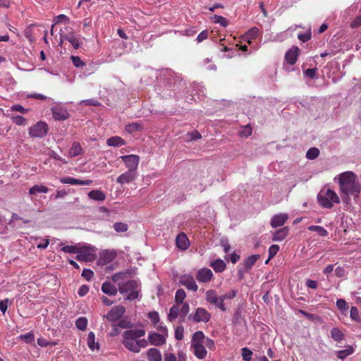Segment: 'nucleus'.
<instances>
[{
    "instance_id": "nucleus-43",
    "label": "nucleus",
    "mask_w": 361,
    "mask_h": 361,
    "mask_svg": "<svg viewBox=\"0 0 361 361\" xmlns=\"http://www.w3.org/2000/svg\"><path fill=\"white\" fill-rule=\"evenodd\" d=\"M11 121L18 126H26L27 124V120L22 116H12Z\"/></svg>"
},
{
    "instance_id": "nucleus-59",
    "label": "nucleus",
    "mask_w": 361,
    "mask_h": 361,
    "mask_svg": "<svg viewBox=\"0 0 361 361\" xmlns=\"http://www.w3.org/2000/svg\"><path fill=\"white\" fill-rule=\"evenodd\" d=\"M37 344L41 347H47L49 345H55L56 343L49 342L47 339L41 337L37 338Z\"/></svg>"
},
{
    "instance_id": "nucleus-24",
    "label": "nucleus",
    "mask_w": 361,
    "mask_h": 361,
    "mask_svg": "<svg viewBox=\"0 0 361 361\" xmlns=\"http://www.w3.org/2000/svg\"><path fill=\"white\" fill-rule=\"evenodd\" d=\"M205 339L204 334L202 331H198L193 334L191 339V346L203 344Z\"/></svg>"
},
{
    "instance_id": "nucleus-10",
    "label": "nucleus",
    "mask_w": 361,
    "mask_h": 361,
    "mask_svg": "<svg viewBox=\"0 0 361 361\" xmlns=\"http://www.w3.org/2000/svg\"><path fill=\"white\" fill-rule=\"evenodd\" d=\"M121 159L124 161L128 171L137 172V169L140 162V157L136 154L123 155Z\"/></svg>"
},
{
    "instance_id": "nucleus-27",
    "label": "nucleus",
    "mask_w": 361,
    "mask_h": 361,
    "mask_svg": "<svg viewBox=\"0 0 361 361\" xmlns=\"http://www.w3.org/2000/svg\"><path fill=\"white\" fill-rule=\"evenodd\" d=\"M106 144L111 147H119L124 145L126 142L119 136H113L106 140Z\"/></svg>"
},
{
    "instance_id": "nucleus-64",
    "label": "nucleus",
    "mask_w": 361,
    "mask_h": 361,
    "mask_svg": "<svg viewBox=\"0 0 361 361\" xmlns=\"http://www.w3.org/2000/svg\"><path fill=\"white\" fill-rule=\"evenodd\" d=\"M164 361H177V358L173 353H167L164 355Z\"/></svg>"
},
{
    "instance_id": "nucleus-49",
    "label": "nucleus",
    "mask_w": 361,
    "mask_h": 361,
    "mask_svg": "<svg viewBox=\"0 0 361 361\" xmlns=\"http://www.w3.org/2000/svg\"><path fill=\"white\" fill-rule=\"evenodd\" d=\"M252 352L247 347L242 348V357L245 361H251Z\"/></svg>"
},
{
    "instance_id": "nucleus-58",
    "label": "nucleus",
    "mask_w": 361,
    "mask_h": 361,
    "mask_svg": "<svg viewBox=\"0 0 361 361\" xmlns=\"http://www.w3.org/2000/svg\"><path fill=\"white\" fill-rule=\"evenodd\" d=\"M82 276L87 281H90L94 276V272L90 269H85L82 272Z\"/></svg>"
},
{
    "instance_id": "nucleus-20",
    "label": "nucleus",
    "mask_w": 361,
    "mask_h": 361,
    "mask_svg": "<svg viewBox=\"0 0 361 361\" xmlns=\"http://www.w3.org/2000/svg\"><path fill=\"white\" fill-rule=\"evenodd\" d=\"M146 356L149 361H162L160 350L154 348L148 349L146 352Z\"/></svg>"
},
{
    "instance_id": "nucleus-29",
    "label": "nucleus",
    "mask_w": 361,
    "mask_h": 361,
    "mask_svg": "<svg viewBox=\"0 0 361 361\" xmlns=\"http://www.w3.org/2000/svg\"><path fill=\"white\" fill-rule=\"evenodd\" d=\"M259 29L257 27L251 28L245 35L244 39L247 41L249 44L252 42V40L257 38L259 35Z\"/></svg>"
},
{
    "instance_id": "nucleus-53",
    "label": "nucleus",
    "mask_w": 361,
    "mask_h": 361,
    "mask_svg": "<svg viewBox=\"0 0 361 361\" xmlns=\"http://www.w3.org/2000/svg\"><path fill=\"white\" fill-rule=\"evenodd\" d=\"M336 306L341 311H345L348 309V305L344 299H338Z\"/></svg>"
},
{
    "instance_id": "nucleus-42",
    "label": "nucleus",
    "mask_w": 361,
    "mask_h": 361,
    "mask_svg": "<svg viewBox=\"0 0 361 361\" xmlns=\"http://www.w3.org/2000/svg\"><path fill=\"white\" fill-rule=\"evenodd\" d=\"M319 155V150L317 147L310 148L306 153V157L310 160L316 159Z\"/></svg>"
},
{
    "instance_id": "nucleus-37",
    "label": "nucleus",
    "mask_w": 361,
    "mask_h": 361,
    "mask_svg": "<svg viewBox=\"0 0 361 361\" xmlns=\"http://www.w3.org/2000/svg\"><path fill=\"white\" fill-rule=\"evenodd\" d=\"M238 290L236 289H231L230 291L220 295L221 303H224L225 300H232L236 297Z\"/></svg>"
},
{
    "instance_id": "nucleus-61",
    "label": "nucleus",
    "mask_w": 361,
    "mask_h": 361,
    "mask_svg": "<svg viewBox=\"0 0 361 361\" xmlns=\"http://www.w3.org/2000/svg\"><path fill=\"white\" fill-rule=\"evenodd\" d=\"M317 68H308L305 70L304 74L306 77L310 78H316Z\"/></svg>"
},
{
    "instance_id": "nucleus-34",
    "label": "nucleus",
    "mask_w": 361,
    "mask_h": 361,
    "mask_svg": "<svg viewBox=\"0 0 361 361\" xmlns=\"http://www.w3.org/2000/svg\"><path fill=\"white\" fill-rule=\"evenodd\" d=\"M259 258V255H253L248 257L244 262V265L246 269H250L255 264L257 259Z\"/></svg>"
},
{
    "instance_id": "nucleus-28",
    "label": "nucleus",
    "mask_w": 361,
    "mask_h": 361,
    "mask_svg": "<svg viewBox=\"0 0 361 361\" xmlns=\"http://www.w3.org/2000/svg\"><path fill=\"white\" fill-rule=\"evenodd\" d=\"M49 188L43 185H35L29 190V194L36 195L37 193H47Z\"/></svg>"
},
{
    "instance_id": "nucleus-36",
    "label": "nucleus",
    "mask_w": 361,
    "mask_h": 361,
    "mask_svg": "<svg viewBox=\"0 0 361 361\" xmlns=\"http://www.w3.org/2000/svg\"><path fill=\"white\" fill-rule=\"evenodd\" d=\"M142 128L140 123H132L126 126L125 130L129 133H133L141 130Z\"/></svg>"
},
{
    "instance_id": "nucleus-47",
    "label": "nucleus",
    "mask_w": 361,
    "mask_h": 361,
    "mask_svg": "<svg viewBox=\"0 0 361 361\" xmlns=\"http://www.w3.org/2000/svg\"><path fill=\"white\" fill-rule=\"evenodd\" d=\"M350 317L352 320L360 322V317L358 309L356 307H352L350 312Z\"/></svg>"
},
{
    "instance_id": "nucleus-15",
    "label": "nucleus",
    "mask_w": 361,
    "mask_h": 361,
    "mask_svg": "<svg viewBox=\"0 0 361 361\" xmlns=\"http://www.w3.org/2000/svg\"><path fill=\"white\" fill-rule=\"evenodd\" d=\"M137 176V172H133L132 171L128 170L116 178V182L121 185L128 184L135 180Z\"/></svg>"
},
{
    "instance_id": "nucleus-7",
    "label": "nucleus",
    "mask_w": 361,
    "mask_h": 361,
    "mask_svg": "<svg viewBox=\"0 0 361 361\" xmlns=\"http://www.w3.org/2000/svg\"><path fill=\"white\" fill-rule=\"evenodd\" d=\"M48 132V126L45 122L39 121L29 129V135L32 137H43Z\"/></svg>"
},
{
    "instance_id": "nucleus-39",
    "label": "nucleus",
    "mask_w": 361,
    "mask_h": 361,
    "mask_svg": "<svg viewBox=\"0 0 361 361\" xmlns=\"http://www.w3.org/2000/svg\"><path fill=\"white\" fill-rule=\"evenodd\" d=\"M331 338L336 341H339L343 340L344 335L338 328H333L331 331Z\"/></svg>"
},
{
    "instance_id": "nucleus-45",
    "label": "nucleus",
    "mask_w": 361,
    "mask_h": 361,
    "mask_svg": "<svg viewBox=\"0 0 361 361\" xmlns=\"http://www.w3.org/2000/svg\"><path fill=\"white\" fill-rule=\"evenodd\" d=\"M212 18L214 23H219L224 27L228 25L227 20L221 16L214 15Z\"/></svg>"
},
{
    "instance_id": "nucleus-16",
    "label": "nucleus",
    "mask_w": 361,
    "mask_h": 361,
    "mask_svg": "<svg viewBox=\"0 0 361 361\" xmlns=\"http://www.w3.org/2000/svg\"><path fill=\"white\" fill-rule=\"evenodd\" d=\"M60 182L63 184L69 185H90L92 183L91 180H80L73 177H64L60 179Z\"/></svg>"
},
{
    "instance_id": "nucleus-50",
    "label": "nucleus",
    "mask_w": 361,
    "mask_h": 361,
    "mask_svg": "<svg viewBox=\"0 0 361 361\" xmlns=\"http://www.w3.org/2000/svg\"><path fill=\"white\" fill-rule=\"evenodd\" d=\"M19 338L25 341L27 343H32L35 340V336L33 333L29 332L26 334L20 335Z\"/></svg>"
},
{
    "instance_id": "nucleus-4",
    "label": "nucleus",
    "mask_w": 361,
    "mask_h": 361,
    "mask_svg": "<svg viewBox=\"0 0 361 361\" xmlns=\"http://www.w3.org/2000/svg\"><path fill=\"white\" fill-rule=\"evenodd\" d=\"M317 200L322 207L327 209H330L334 204L340 202L336 192L331 189L321 190L317 195Z\"/></svg>"
},
{
    "instance_id": "nucleus-19",
    "label": "nucleus",
    "mask_w": 361,
    "mask_h": 361,
    "mask_svg": "<svg viewBox=\"0 0 361 361\" xmlns=\"http://www.w3.org/2000/svg\"><path fill=\"white\" fill-rule=\"evenodd\" d=\"M176 243L177 247L182 250H187L190 245L189 240L184 233H180L177 235Z\"/></svg>"
},
{
    "instance_id": "nucleus-38",
    "label": "nucleus",
    "mask_w": 361,
    "mask_h": 361,
    "mask_svg": "<svg viewBox=\"0 0 361 361\" xmlns=\"http://www.w3.org/2000/svg\"><path fill=\"white\" fill-rule=\"evenodd\" d=\"M80 244L75 245H65L61 248V250L65 253L78 254Z\"/></svg>"
},
{
    "instance_id": "nucleus-55",
    "label": "nucleus",
    "mask_w": 361,
    "mask_h": 361,
    "mask_svg": "<svg viewBox=\"0 0 361 361\" xmlns=\"http://www.w3.org/2000/svg\"><path fill=\"white\" fill-rule=\"evenodd\" d=\"M10 109L11 111H19L23 114H25L29 111V109H25L20 104H14V105L11 106Z\"/></svg>"
},
{
    "instance_id": "nucleus-41",
    "label": "nucleus",
    "mask_w": 361,
    "mask_h": 361,
    "mask_svg": "<svg viewBox=\"0 0 361 361\" xmlns=\"http://www.w3.org/2000/svg\"><path fill=\"white\" fill-rule=\"evenodd\" d=\"M87 325V319L85 317H81L75 322L76 327L81 331L86 329Z\"/></svg>"
},
{
    "instance_id": "nucleus-14",
    "label": "nucleus",
    "mask_w": 361,
    "mask_h": 361,
    "mask_svg": "<svg viewBox=\"0 0 361 361\" xmlns=\"http://www.w3.org/2000/svg\"><path fill=\"white\" fill-rule=\"evenodd\" d=\"M213 273L209 268L200 269L196 274V279L200 283H207L213 278Z\"/></svg>"
},
{
    "instance_id": "nucleus-3",
    "label": "nucleus",
    "mask_w": 361,
    "mask_h": 361,
    "mask_svg": "<svg viewBox=\"0 0 361 361\" xmlns=\"http://www.w3.org/2000/svg\"><path fill=\"white\" fill-rule=\"evenodd\" d=\"M127 276L126 273H116L112 276V280L118 283V290L121 294H128L126 300H134L138 298L140 291V286L136 280L123 281Z\"/></svg>"
},
{
    "instance_id": "nucleus-22",
    "label": "nucleus",
    "mask_w": 361,
    "mask_h": 361,
    "mask_svg": "<svg viewBox=\"0 0 361 361\" xmlns=\"http://www.w3.org/2000/svg\"><path fill=\"white\" fill-rule=\"evenodd\" d=\"M87 196L90 199L98 202H103L106 199V195L100 190H93L88 192Z\"/></svg>"
},
{
    "instance_id": "nucleus-52",
    "label": "nucleus",
    "mask_w": 361,
    "mask_h": 361,
    "mask_svg": "<svg viewBox=\"0 0 361 361\" xmlns=\"http://www.w3.org/2000/svg\"><path fill=\"white\" fill-rule=\"evenodd\" d=\"M148 317L154 325L159 322V315L157 312L154 311L149 312Z\"/></svg>"
},
{
    "instance_id": "nucleus-60",
    "label": "nucleus",
    "mask_w": 361,
    "mask_h": 361,
    "mask_svg": "<svg viewBox=\"0 0 361 361\" xmlns=\"http://www.w3.org/2000/svg\"><path fill=\"white\" fill-rule=\"evenodd\" d=\"M189 312V305L188 303L183 304L181 308L180 309V316L183 319L187 315Z\"/></svg>"
},
{
    "instance_id": "nucleus-6",
    "label": "nucleus",
    "mask_w": 361,
    "mask_h": 361,
    "mask_svg": "<svg viewBox=\"0 0 361 361\" xmlns=\"http://www.w3.org/2000/svg\"><path fill=\"white\" fill-rule=\"evenodd\" d=\"M205 300L207 302L214 305L223 312L226 311V307L224 303H221V299L214 290H208L205 293Z\"/></svg>"
},
{
    "instance_id": "nucleus-40",
    "label": "nucleus",
    "mask_w": 361,
    "mask_h": 361,
    "mask_svg": "<svg viewBox=\"0 0 361 361\" xmlns=\"http://www.w3.org/2000/svg\"><path fill=\"white\" fill-rule=\"evenodd\" d=\"M308 229L311 231H314L320 236H326L328 234L327 231L320 226H310Z\"/></svg>"
},
{
    "instance_id": "nucleus-31",
    "label": "nucleus",
    "mask_w": 361,
    "mask_h": 361,
    "mask_svg": "<svg viewBox=\"0 0 361 361\" xmlns=\"http://www.w3.org/2000/svg\"><path fill=\"white\" fill-rule=\"evenodd\" d=\"M87 345L92 350H99V344L95 342V335L93 332H90L87 336Z\"/></svg>"
},
{
    "instance_id": "nucleus-30",
    "label": "nucleus",
    "mask_w": 361,
    "mask_h": 361,
    "mask_svg": "<svg viewBox=\"0 0 361 361\" xmlns=\"http://www.w3.org/2000/svg\"><path fill=\"white\" fill-rule=\"evenodd\" d=\"M210 266L213 269L218 273L223 272L226 269V264L222 259H216L214 262L211 263Z\"/></svg>"
},
{
    "instance_id": "nucleus-44",
    "label": "nucleus",
    "mask_w": 361,
    "mask_h": 361,
    "mask_svg": "<svg viewBox=\"0 0 361 361\" xmlns=\"http://www.w3.org/2000/svg\"><path fill=\"white\" fill-rule=\"evenodd\" d=\"M186 297V294L184 290L178 289L177 290L175 295V300L176 303L183 304L184 299Z\"/></svg>"
},
{
    "instance_id": "nucleus-18",
    "label": "nucleus",
    "mask_w": 361,
    "mask_h": 361,
    "mask_svg": "<svg viewBox=\"0 0 361 361\" xmlns=\"http://www.w3.org/2000/svg\"><path fill=\"white\" fill-rule=\"evenodd\" d=\"M288 219V215L286 213H281L274 215L271 219V225L273 228L283 226Z\"/></svg>"
},
{
    "instance_id": "nucleus-25",
    "label": "nucleus",
    "mask_w": 361,
    "mask_h": 361,
    "mask_svg": "<svg viewBox=\"0 0 361 361\" xmlns=\"http://www.w3.org/2000/svg\"><path fill=\"white\" fill-rule=\"evenodd\" d=\"M288 229L286 227L280 228L274 232L273 234V240L281 241L288 235Z\"/></svg>"
},
{
    "instance_id": "nucleus-8",
    "label": "nucleus",
    "mask_w": 361,
    "mask_h": 361,
    "mask_svg": "<svg viewBox=\"0 0 361 361\" xmlns=\"http://www.w3.org/2000/svg\"><path fill=\"white\" fill-rule=\"evenodd\" d=\"M126 312L125 307L117 305L113 307L109 312L104 316L109 322H114L118 321Z\"/></svg>"
},
{
    "instance_id": "nucleus-48",
    "label": "nucleus",
    "mask_w": 361,
    "mask_h": 361,
    "mask_svg": "<svg viewBox=\"0 0 361 361\" xmlns=\"http://www.w3.org/2000/svg\"><path fill=\"white\" fill-rule=\"evenodd\" d=\"M92 4L91 0H80L78 4V7L82 8L87 13V10H89L91 5Z\"/></svg>"
},
{
    "instance_id": "nucleus-62",
    "label": "nucleus",
    "mask_w": 361,
    "mask_h": 361,
    "mask_svg": "<svg viewBox=\"0 0 361 361\" xmlns=\"http://www.w3.org/2000/svg\"><path fill=\"white\" fill-rule=\"evenodd\" d=\"M298 39L302 42H307L311 37V32H307L305 33L299 34L298 35Z\"/></svg>"
},
{
    "instance_id": "nucleus-5",
    "label": "nucleus",
    "mask_w": 361,
    "mask_h": 361,
    "mask_svg": "<svg viewBox=\"0 0 361 361\" xmlns=\"http://www.w3.org/2000/svg\"><path fill=\"white\" fill-rule=\"evenodd\" d=\"M96 258L95 249L92 246H82L80 245L76 256L78 261L92 262Z\"/></svg>"
},
{
    "instance_id": "nucleus-11",
    "label": "nucleus",
    "mask_w": 361,
    "mask_h": 361,
    "mask_svg": "<svg viewBox=\"0 0 361 361\" xmlns=\"http://www.w3.org/2000/svg\"><path fill=\"white\" fill-rule=\"evenodd\" d=\"M148 344L150 343L154 346H161L166 343V337L164 335L151 331L148 334Z\"/></svg>"
},
{
    "instance_id": "nucleus-57",
    "label": "nucleus",
    "mask_w": 361,
    "mask_h": 361,
    "mask_svg": "<svg viewBox=\"0 0 361 361\" xmlns=\"http://www.w3.org/2000/svg\"><path fill=\"white\" fill-rule=\"evenodd\" d=\"M80 104L93 106H99L101 105V104L97 100L94 99L82 100L81 101Z\"/></svg>"
},
{
    "instance_id": "nucleus-26",
    "label": "nucleus",
    "mask_w": 361,
    "mask_h": 361,
    "mask_svg": "<svg viewBox=\"0 0 361 361\" xmlns=\"http://www.w3.org/2000/svg\"><path fill=\"white\" fill-rule=\"evenodd\" d=\"M63 38L68 41L75 49H78L81 44V38L75 37L73 34L65 35Z\"/></svg>"
},
{
    "instance_id": "nucleus-54",
    "label": "nucleus",
    "mask_w": 361,
    "mask_h": 361,
    "mask_svg": "<svg viewBox=\"0 0 361 361\" xmlns=\"http://www.w3.org/2000/svg\"><path fill=\"white\" fill-rule=\"evenodd\" d=\"M279 246L278 245H272L269 248V258H273L279 252Z\"/></svg>"
},
{
    "instance_id": "nucleus-17",
    "label": "nucleus",
    "mask_w": 361,
    "mask_h": 361,
    "mask_svg": "<svg viewBox=\"0 0 361 361\" xmlns=\"http://www.w3.org/2000/svg\"><path fill=\"white\" fill-rule=\"evenodd\" d=\"M300 53V49L298 47H292L286 54L285 59L290 65L295 63Z\"/></svg>"
},
{
    "instance_id": "nucleus-2",
    "label": "nucleus",
    "mask_w": 361,
    "mask_h": 361,
    "mask_svg": "<svg viewBox=\"0 0 361 361\" xmlns=\"http://www.w3.org/2000/svg\"><path fill=\"white\" fill-rule=\"evenodd\" d=\"M145 334L146 331L143 327L126 330L122 334V344L129 351L139 353L142 348L148 346L147 339L141 338Z\"/></svg>"
},
{
    "instance_id": "nucleus-1",
    "label": "nucleus",
    "mask_w": 361,
    "mask_h": 361,
    "mask_svg": "<svg viewBox=\"0 0 361 361\" xmlns=\"http://www.w3.org/2000/svg\"><path fill=\"white\" fill-rule=\"evenodd\" d=\"M334 181L339 185L340 193L343 200H348L350 195L355 198L359 197L361 184L354 172L350 171L343 172L334 178Z\"/></svg>"
},
{
    "instance_id": "nucleus-56",
    "label": "nucleus",
    "mask_w": 361,
    "mask_h": 361,
    "mask_svg": "<svg viewBox=\"0 0 361 361\" xmlns=\"http://www.w3.org/2000/svg\"><path fill=\"white\" fill-rule=\"evenodd\" d=\"M71 59L73 62V64L75 67L80 68V67H82L83 66H85V63L80 59V58L79 56H72Z\"/></svg>"
},
{
    "instance_id": "nucleus-21",
    "label": "nucleus",
    "mask_w": 361,
    "mask_h": 361,
    "mask_svg": "<svg viewBox=\"0 0 361 361\" xmlns=\"http://www.w3.org/2000/svg\"><path fill=\"white\" fill-rule=\"evenodd\" d=\"M191 348L193 349V353L197 358L202 360L206 357L207 351L203 344L192 345Z\"/></svg>"
},
{
    "instance_id": "nucleus-9",
    "label": "nucleus",
    "mask_w": 361,
    "mask_h": 361,
    "mask_svg": "<svg viewBox=\"0 0 361 361\" xmlns=\"http://www.w3.org/2000/svg\"><path fill=\"white\" fill-rule=\"evenodd\" d=\"M189 319H192L195 322H203L207 323L211 318L210 313L203 307H198L196 309L195 312L188 317Z\"/></svg>"
},
{
    "instance_id": "nucleus-51",
    "label": "nucleus",
    "mask_w": 361,
    "mask_h": 361,
    "mask_svg": "<svg viewBox=\"0 0 361 361\" xmlns=\"http://www.w3.org/2000/svg\"><path fill=\"white\" fill-rule=\"evenodd\" d=\"M184 328L183 326H178L175 329V338L178 341L183 338Z\"/></svg>"
},
{
    "instance_id": "nucleus-33",
    "label": "nucleus",
    "mask_w": 361,
    "mask_h": 361,
    "mask_svg": "<svg viewBox=\"0 0 361 361\" xmlns=\"http://www.w3.org/2000/svg\"><path fill=\"white\" fill-rule=\"evenodd\" d=\"M82 152L81 145L78 142H73L70 150L69 155L71 157H76L80 154Z\"/></svg>"
},
{
    "instance_id": "nucleus-23",
    "label": "nucleus",
    "mask_w": 361,
    "mask_h": 361,
    "mask_svg": "<svg viewBox=\"0 0 361 361\" xmlns=\"http://www.w3.org/2000/svg\"><path fill=\"white\" fill-rule=\"evenodd\" d=\"M102 290L104 293L110 296H114L117 293L116 287L108 281H106L102 284Z\"/></svg>"
},
{
    "instance_id": "nucleus-46",
    "label": "nucleus",
    "mask_w": 361,
    "mask_h": 361,
    "mask_svg": "<svg viewBox=\"0 0 361 361\" xmlns=\"http://www.w3.org/2000/svg\"><path fill=\"white\" fill-rule=\"evenodd\" d=\"M114 230L117 232H126L128 226L126 224L122 222H116L113 225Z\"/></svg>"
},
{
    "instance_id": "nucleus-12",
    "label": "nucleus",
    "mask_w": 361,
    "mask_h": 361,
    "mask_svg": "<svg viewBox=\"0 0 361 361\" xmlns=\"http://www.w3.org/2000/svg\"><path fill=\"white\" fill-rule=\"evenodd\" d=\"M180 284L185 286L188 290L196 292L198 289V286L196 284L195 279L190 274H184L180 277L179 280Z\"/></svg>"
},
{
    "instance_id": "nucleus-35",
    "label": "nucleus",
    "mask_w": 361,
    "mask_h": 361,
    "mask_svg": "<svg viewBox=\"0 0 361 361\" xmlns=\"http://www.w3.org/2000/svg\"><path fill=\"white\" fill-rule=\"evenodd\" d=\"M180 314V308L178 305H173L168 314V319L171 322L175 320Z\"/></svg>"
},
{
    "instance_id": "nucleus-63",
    "label": "nucleus",
    "mask_w": 361,
    "mask_h": 361,
    "mask_svg": "<svg viewBox=\"0 0 361 361\" xmlns=\"http://www.w3.org/2000/svg\"><path fill=\"white\" fill-rule=\"evenodd\" d=\"M187 135L190 140H199L202 137L201 134L197 131L189 133H188Z\"/></svg>"
},
{
    "instance_id": "nucleus-13",
    "label": "nucleus",
    "mask_w": 361,
    "mask_h": 361,
    "mask_svg": "<svg viewBox=\"0 0 361 361\" xmlns=\"http://www.w3.org/2000/svg\"><path fill=\"white\" fill-rule=\"evenodd\" d=\"M53 118L56 121H64L69 117V113L65 107L53 106L51 109Z\"/></svg>"
},
{
    "instance_id": "nucleus-32",
    "label": "nucleus",
    "mask_w": 361,
    "mask_h": 361,
    "mask_svg": "<svg viewBox=\"0 0 361 361\" xmlns=\"http://www.w3.org/2000/svg\"><path fill=\"white\" fill-rule=\"evenodd\" d=\"M354 350L352 346L348 345L345 349L338 350L336 352L337 357L341 360L345 359L346 357L352 355Z\"/></svg>"
}]
</instances>
